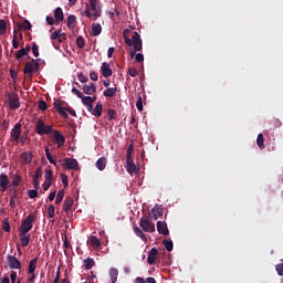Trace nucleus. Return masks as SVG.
<instances>
[{"instance_id": "nucleus-1", "label": "nucleus", "mask_w": 283, "mask_h": 283, "mask_svg": "<svg viewBox=\"0 0 283 283\" xmlns=\"http://www.w3.org/2000/svg\"><path fill=\"white\" fill-rule=\"evenodd\" d=\"M129 34H132V30L125 29L123 31L126 45H128V48H134L130 51V57L134 59L137 52L143 51V40L140 39V34L137 31L133 32L132 39L129 38Z\"/></svg>"}, {"instance_id": "nucleus-2", "label": "nucleus", "mask_w": 283, "mask_h": 283, "mask_svg": "<svg viewBox=\"0 0 283 283\" xmlns=\"http://www.w3.org/2000/svg\"><path fill=\"white\" fill-rule=\"evenodd\" d=\"M82 14L91 19V21L101 19L103 15V4L101 0H88V2L85 3V9L82 11Z\"/></svg>"}, {"instance_id": "nucleus-3", "label": "nucleus", "mask_w": 283, "mask_h": 283, "mask_svg": "<svg viewBox=\"0 0 283 283\" xmlns=\"http://www.w3.org/2000/svg\"><path fill=\"white\" fill-rule=\"evenodd\" d=\"M36 220V213L32 212L28 217H25L20 226L19 231L21 233H30L32 231V227H34V222Z\"/></svg>"}, {"instance_id": "nucleus-4", "label": "nucleus", "mask_w": 283, "mask_h": 283, "mask_svg": "<svg viewBox=\"0 0 283 283\" xmlns=\"http://www.w3.org/2000/svg\"><path fill=\"white\" fill-rule=\"evenodd\" d=\"M54 132L51 125H45V122H43V118H39L35 123V133H38L39 136H50V134Z\"/></svg>"}, {"instance_id": "nucleus-5", "label": "nucleus", "mask_w": 283, "mask_h": 283, "mask_svg": "<svg viewBox=\"0 0 283 283\" xmlns=\"http://www.w3.org/2000/svg\"><path fill=\"white\" fill-rule=\"evenodd\" d=\"M72 94H75V96H77V98H81L83 105H85V107H87V109H92V107L94 106V99L91 96H85L83 94V92L78 91L76 87H72Z\"/></svg>"}, {"instance_id": "nucleus-6", "label": "nucleus", "mask_w": 283, "mask_h": 283, "mask_svg": "<svg viewBox=\"0 0 283 283\" xmlns=\"http://www.w3.org/2000/svg\"><path fill=\"white\" fill-rule=\"evenodd\" d=\"M139 227L146 233H154V231H156V226L154 224V222L149 221L147 218H142L140 219Z\"/></svg>"}, {"instance_id": "nucleus-7", "label": "nucleus", "mask_w": 283, "mask_h": 283, "mask_svg": "<svg viewBox=\"0 0 283 283\" xmlns=\"http://www.w3.org/2000/svg\"><path fill=\"white\" fill-rule=\"evenodd\" d=\"M8 103L11 109H19V107H21V103L19 102V94H8Z\"/></svg>"}, {"instance_id": "nucleus-8", "label": "nucleus", "mask_w": 283, "mask_h": 283, "mask_svg": "<svg viewBox=\"0 0 283 283\" xmlns=\"http://www.w3.org/2000/svg\"><path fill=\"white\" fill-rule=\"evenodd\" d=\"M10 136L13 143H19V140H21V123H17L13 126V128L11 129Z\"/></svg>"}, {"instance_id": "nucleus-9", "label": "nucleus", "mask_w": 283, "mask_h": 283, "mask_svg": "<svg viewBox=\"0 0 283 283\" xmlns=\"http://www.w3.org/2000/svg\"><path fill=\"white\" fill-rule=\"evenodd\" d=\"M10 187V177L6 174L0 175V191L6 193V190Z\"/></svg>"}, {"instance_id": "nucleus-10", "label": "nucleus", "mask_w": 283, "mask_h": 283, "mask_svg": "<svg viewBox=\"0 0 283 283\" xmlns=\"http://www.w3.org/2000/svg\"><path fill=\"white\" fill-rule=\"evenodd\" d=\"M53 138H54L55 145H57L59 148L65 145V136L61 134L59 130L53 132Z\"/></svg>"}, {"instance_id": "nucleus-11", "label": "nucleus", "mask_w": 283, "mask_h": 283, "mask_svg": "<svg viewBox=\"0 0 283 283\" xmlns=\"http://www.w3.org/2000/svg\"><path fill=\"white\" fill-rule=\"evenodd\" d=\"M63 105H65V102H54V107L57 113L61 114L63 118H70V115H67V108L63 107Z\"/></svg>"}, {"instance_id": "nucleus-12", "label": "nucleus", "mask_w": 283, "mask_h": 283, "mask_svg": "<svg viewBox=\"0 0 283 283\" xmlns=\"http://www.w3.org/2000/svg\"><path fill=\"white\" fill-rule=\"evenodd\" d=\"M93 116H96V118H101L103 116V104L101 102H97L96 106H92V109H88Z\"/></svg>"}, {"instance_id": "nucleus-13", "label": "nucleus", "mask_w": 283, "mask_h": 283, "mask_svg": "<svg viewBox=\"0 0 283 283\" xmlns=\"http://www.w3.org/2000/svg\"><path fill=\"white\" fill-rule=\"evenodd\" d=\"M7 261L11 269H21V261L17 256L8 255Z\"/></svg>"}, {"instance_id": "nucleus-14", "label": "nucleus", "mask_w": 283, "mask_h": 283, "mask_svg": "<svg viewBox=\"0 0 283 283\" xmlns=\"http://www.w3.org/2000/svg\"><path fill=\"white\" fill-rule=\"evenodd\" d=\"M64 165L66 167V169H78V161L74 158H66L64 159Z\"/></svg>"}, {"instance_id": "nucleus-15", "label": "nucleus", "mask_w": 283, "mask_h": 283, "mask_svg": "<svg viewBox=\"0 0 283 283\" xmlns=\"http://www.w3.org/2000/svg\"><path fill=\"white\" fill-rule=\"evenodd\" d=\"M102 75L104 76V78H108V76H112L113 72H112V65L107 62H104L102 64Z\"/></svg>"}, {"instance_id": "nucleus-16", "label": "nucleus", "mask_w": 283, "mask_h": 283, "mask_svg": "<svg viewBox=\"0 0 283 283\" xmlns=\"http://www.w3.org/2000/svg\"><path fill=\"white\" fill-rule=\"evenodd\" d=\"M157 231L160 235H169V228H167V223L163 221L157 222Z\"/></svg>"}, {"instance_id": "nucleus-17", "label": "nucleus", "mask_w": 283, "mask_h": 283, "mask_svg": "<svg viewBox=\"0 0 283 283\" xmlns=\"http://www.w3.org/2000/svg\"><path fill=\"white\" fill-rule=\"evenodd\" d=\"M20 158H21L22 165H30V163H32V158H33L32 151L22 153L20 155Z\"/></svg>"}, {"instance_id": "nucleus-18", "label": "nucleus", "mask_w": 283, "mask_h": 283, "mask_svg": "<svg viewBox=\"0 0 283 283\" xmlns=\"http://www.w3.org/2000/svg\"><path fill=\"white\" fill-rule=\"evenodd\" d=\"M83 92L84 94H86L87 96H92V94H96V84L91 83V84H85L83 86Z\"/></svg>"}, {"instance_id": "nucleus-19", "label": "nucleus", "mask_w": 283, "mask_h": 283, "mask_svg": "<svg viewBox=\"0 0 283 283\" xmlns=\"http://www.w3.org/2000/svg\"><path fill=\"white\" fill-rule=\"evenodd\" d=\"M19 238L21 247H28V244H30L31 237L28 234V232H19Z\"/></svg>"}, {"instance_id": "nucleus-20", "label": "nucleus", "mask_w": 283, "mask_h": 283, "mask_svg": "<svg viewBox=\"0 0 283 283\" xmlns=\"http://www.w3.org/2000/svg\"><path fill=\"white\" fill-rule=\"evenodd\" d=\"M64 15H63V9L61 7H57L55 10H54V20H55V23L59 25V23H62L63 21Z\"/></svg>"}, {"instance_id": "nucleus-21", "label": "nucleus", "mask_w": 283, "mask_h": 283, "mask_svg": "<svg viewBox=\"0 0 283 283\" xmlns=\"http://www.w3.org/2000/svg\"><path fill=\"white\" fill-rule=\"evenodd\" d=\"M118 92L117 87H107L104 92H103V96H105V98H114V96H116V93Z\"/></svg>"}, {"instance_id": "nucleus-22", "label": "nucleus", "mask_w": 283, "mask_h": 283, "mask_svg": "<svg viewBox=\"0 0 283 283\" xmlns=\"http://www.w3.org/2000/svg\"><path fill=\"white\" fill-rule=\"evenodd\" d=\"M156 255H158V249L151 248L150 251L148 252V264H154V262H156Z\"/></svg>"}, {"instance_id": "nucleus-23", "label": "nucleus", "mask_w": 283, "mask_h": 283, "mask_svg": "<svg viewBox=\"0 0 283 283\" xmlns=\"http://www.w3.org/2000/svg\"><path fill=\"white\" fill-rule=\"evenodd\" d=\"M101 32H103V27L101 25V23H93L91 31L92 36H98L101 35Z\"/></svg>"}, {"instance_id": "nucleus-24", "label": "nucleus", "mask_w": 283, "mask_h": 283, "mask_svg": "<svg viewBox=\"0 0 283 283\" xmlns=\"http://www.w3.org/2000/svg\"><path fill=\"white\" fill-rule=\"evenodd\" d=\"M95 165L99 171H105V167H107V158L105 157L98 158Z\"/></svg>"}, {"instance_id": "nucleus-25", "label": "nucleus", "mask_w": 283, "mask_h": 283, "mask_svg": "<svg viewBox=\"0 0 283 283\" xmlns=\"http://www.w3.org/2000/svg\"><path fill=\"white\" fill-rule=\"evenodd\" d=\"M72 207H74V199H72V197H66L64 200L63 211L67 213Z\"/></svg>"}, {"instance_id": "nucleus-26", "label": "nucleus", "mask_w": 283, "mask_h": 283, "mask_svg": "<svg viewBox=\"0 0 283 283\" xmlns=\"http://www.w3.org/2000/svg\"><path fill=\"white\" fill-rule=\"evenodd\" d=\"M36 264H39V256L29 262L28 273H30V275H34V271H36Z\"/></svg>"}, {"instance_id": "nucleus-27", "label": "nucleus", "mask_w": 283, "mask_h": 283, "mask_svg": "<svg viewBox=\"0 0 283 283\" xmlns=\"http://www.w3.org/2000/svg\"><path fill=\"white\" fill-rule=\"evenodd\" d=\"M126 171H128V174H134V171H136V164H134V159L126 158Z\"/></svg>"}, {"instance_id": "nucleus-28", "label": "nucleus", "mask_w": 283, "mask_h": 283, "mask_svg": "<svg viewBox=\"0 0 283 283\" xmlns=\"http://www.w3.org/2000/svg\"><path fill=\"white\" fill-rule=\"evenodd\" d=\"M66 25L69 30H74V28H76V15L74 14L69 15Z\"/></svg>"}, {"instance_id": "nucleus-29", "label": "nucleus", "mask_w": 283, "mask_h": 283, "mask_svg": "<svg viewBox=\"0 0 283 283\" xmlns=\"http://www.w3.org/2000/svg\"><path fill=\"white\" fill-rule=\"evenodd\" d=\"M22 180H23V177H21V175H19V174H14L11 176V185L13 187H19V185H21Z\"/></svg>"}, {"instance_id": "nucleus-30", "label": "nucleus", "mask_w": 283, "mask_h": 283, "mask_svg": "<svg viewBox=\"0 0 283 283\" xmlns=\"http://www.w3.org/2000/svg\"><path fill=\"white\" fill-rule=\"evenodd\" d=\"M17 200H19V192L17 189H13V192L11 193V198H10V203H9L12 209L17 207Z\"/></svg>"}, {"instance_id": "nucleus-31", "label": "nucleus", "mask_w": 283, "mask_h": 283, "mask_svg": "<svg viewBox=\"0 0 283 283\" xmlns=\"http://www.w3.org/2000/svg\"><path fill=\"white\" fill-rule=\"evenodd\" d=\"M151 211H153L154 220H158V218L163 216V208L158 205H156Z\"/></svg>"}, {"instance_id": "nucleus-32", "label": "nucleus", "mask_w": 283, "mask_h": 283, "mask_svg": "<svg viewBox=\"0 0 283 283\" xmlns=\"http://www.w3.org/2000/svg\"><path fill=\"white\" fill-rule=\"evenodd\" d=\"M94 264H96V262L92 258H87L83 261V266L85 271H90V269H92Z\"/></svg>"}, {"instance_id": "nucleus-33", "label": "nucleus", "mask_w": 283, "mask_h": 283, "mask_svg": "<svg viewBox=\"0 0 283 283\" xmlns=\"http://www.w3.org/2000/svg\"><path fill=\"white\" fill-rule=\"evenodd\" d=\"M34 73V64L32 62H27L24 65L23 74H33Z\"/></svg>"}, {"instance_id": "nucleus-34", "label": "nucleus", "mask_w": 283, "mask_h": 283, "mask_svg": "<svg viewBox=\"0 0 283 283\" xmlns=\"http://www.w3.org/2000/svg\"><path fill=\"white\" fill-rule=\"evenodd\" d=\"M109 277L112 283H116L118 281V270L117 269H111L109 271Z\"/></svg>"}, {"instance_id": "nucleus-35", "label": "nucleus", "mask_w": 283, "mask_h": 283, "mask_svg": "<svg viewBox=\"0 0 283 283\" xmlns=\"http://www.w3.org/2000/svg\"><path fill=\"white\" fill-rule=\"evenodd\" d=\"M44 150H45V156H46V159L49 160V163H51V165H54L55 167H57L56 160H54V158L52 157V153L50 151V148L45 147Z\"/></svg>"}, {"instance_id": "nucleus-36", "label": "nucleus", "mask_w": 283, "mask_h": 283, "mask_svg": "<svg viewBox=\"0 0 283 283\" xmlns=\"http://www.w3.org/2000/svg\"><path fill=\"white\" fill-rule=\"evenodd\" d=\"M90 244L93 249H98L101 247V240L96 237H91Z\"/></svg>"}, {"instance_id": "nucleus-37", "label": "nucleus", "mask_w": 283, "mask_h": 283, "mask_svg": "<svg viewBox=\"0 0 283 283\" xmlns=\"http://www.w3.org/2000/svg\"><path fill=\"white\" fill-rule=\"evenodd\" d=\"M256 145H258V147L261 148V149H264V147H266V146L264 145V135H263L262 133H260V134L258 135Z\"/></svg>"}, {"instance_id": "nucleus-38", "label": "nucleus", "mask_w": 283, "mask_h": 283, "mask_svg": "<svg viewBox=\"0 0 283 283\" xmlns=\"http://www.w3.org/2000/svg\"><path fill=\"white\" fill-rule=\"evenodd\" d=\"M134 233L137 235V238H142L144 242H147V237L145 233L140 230L138 227H134Z\"/></svg>"}, {"instance_id": "nucleus-39", "label": "nucleus", "mask_w": 283, "mask_h": 283, "mask_svg": "<svg viewBox=\"0 0 283 283\" xmlns=\"http://www.w3.org/2000/svg\"><path fill=\"white\" fill-rule=\"evenodd\" d=\"M19 31L20 30H32V24L30 23V21L24 20L23 23L18 24Z\"/></svg>"}, {"instance_id": "nucleus-40", "label": "nucleus", "mask_w": 283, "mask_h": 283, "mask_svg": "<svg viewBox=\"0 0 283 283\" xmlns=\"http://www.w3.org/2000/svg\"><path fill=\"white\" fill-rule=\"evenodd\" d=\"M17 34H19V31H17V29H14L13 31V40H12V45L14 50H19V40L17 38Z\"/></svg>"}, {"instance_id": "nucleus-41", "label": "nucleus", "mask_w": 283, "mask_h": 283, "mask_svg": "<svg viewBox=\"0 0 283 283\" xmlns=\"http://www.w3.org/2000/svg\"><path fill=\"white\" fill-rule=\"evenodd\" d=\"M163 244L165 245L166 251H174V241L164 240Z\"/></svg>"}, {"instance_id": "nucleus-42", "label": "nucleus", "mask_w": 283, "mask_h": 283, "mask_svg": "<svg viewBox=\"0 0 283 283\" xmlns=\"http://www.w3.org/2000/svg\"><path fill=\"white\" fill-rule=\"evenodd\" d=\"M8 30V23L6 22V20H0V34L1 36H3V34H6Z\"/></svg>"}, {"instance_id": "nucleus-43", "label": "nucleus", "mask_w": 283, "mask_h": 283, "mask_svg": "<svg viewBox=\"0 0 283 283\" xmlns=\"http://www.w3.org/2000/svg\"><path fill=\"white\" fill-rule=\"evenodd\" d=\"M63 198H65V191L59 190L55 199L56 205H61V202H63Z\"/></svg>"}, {"instance_id": "nucleus-44", "label": "nucleus", "mask_w": 283, "mask_h": 283, "mask_svg": "<svg viewBox=\"0 0 283 283\" xmlns=\"http://www.w3.org/2000/svg\"><path fill=\"white\" fill-rule=\"evenodd\" d=\"M107 14L112 21H116V17H120V11L114 9L113 11H108Z\"/></svg>"}, {"instance_id": "nucleus-45", "label": "nucleus", "mask_w": 283, "mask_h": 283, "mask_svg": "<svg viewBox=\"0 0 283 283\" xmlns=\"http://www.w3.org/2000/svg\"><path fill=\"white\" fill-rule=\"evenodd\" d=\"M2 229H3V231H6L7 233H10L11 227H10V221H8V219H3V220H2Z\"/></svg>"}, {"instance_id": "nucleus-46", "label": "nucleus", "mask_w": 283, "mask_h": 283, "mask_svg": "<svg viewBox=\"0 0 283 283\" xmlns=\"http://www.w3.org/2000/svg\"><path fill=\"white\" fill-rule=\"evenodd\" d=\"M23 56H28V55L25 54V51H22V49H20L19 51H17V53H15V59H17V61H19L20 63H22L23 60H21V59H23Z\"/></svg>"}, {"instance_id": "nucleus-47", "label": "nucleus", "mask_w": 283, "mask_h": 283, "mask_svg": "<svg viewBox=\"0 0 283 283\" xmlns=\"http://www.w3.org/2000/svg\"><path fill=\"white\" fill-rule=\"evenodd\" d=\"M42 176H43V168L38 167L34 172L33 180H39L40 178H42Z\"/></svg>"}, {"instance_id": "nucleus-48", "label": "nucleus", "mask_w": 283, "mask_h": 283, "mask_svg": "<svg viewBox=\"0 0 283 283\" xmlns=\"http://www.w3.org/2000/svg\"><path fill=\"white\" fill-rule=\"evenodd\" d=\"M76 45L77 48H80L81 50H83L85 48V40L83 39V36H78L76 39Z\"/></svg>"}, {"instance_id": "nucleus-49", "label": "nucleus", "mask_w": 283, "mask_h": 283, "mask_svg": "<svg viewBox=\"0 0 283 283\" xmlns=\"http://www.w3.org/2000/svg\"><path fill=\"white\" fill-rule=\"evenodd\" d=\"M136 107L138 112H143V97L140 95H138V98L136 101Z\"/></svg>"}, {"instance_id": "nucleus-50", "label": "nucleus", "mask_w": 283, "mask_h": 283, "mask_svg": "<svg viewBox=\"0 0 283 283\" xmlns=\"http://www.w3.org/2000/svg\"><path fill=\"white\" fill-rule=\"evenodd\" d=\"M39 109H41V112H45L48 109V103H45V101L41 99L38 104Z\"/></svg>"}, {"instance_id": "nucleus-51", "label": "nucleus", "mask_w": 283, "mask_h": 283, "mask_svg": "<svg viewBox=\"0 0 283 283\" xmlns=\"http://www.w3.org/2000/svg\"><path fill=\"white\" fill-rule=\"evenodd\" d=\"M61 32H63V30H57V31H54L52 34H51V41H59V35L61 34Z\"/></svg>"}, {"instance_id": "nucleus-52", "label": "nucleus", "mask_w": 283, "mask_h": 283, "mask_svg": "<svg viewBox=\"0 0 283 283\" xmlns=\"http://www.w3.org/2000/svg\"><path fill=\"white\" fill-rule=\"evenodd\" d=\"M107 116L108 120H116V112L114 109H108Z\"/></svg>"}, {"instance_id": "nucleus-53", "label": "nucleus", "mask_w": 283, "mask_h": 283, "mask_svg": "<svg viewBox=\"0 0 283 283\" xmlns=\"http://www.w3.org/2000/svg\"><path fill=\"white\" fill-rule=\"evenodd\" d=\"M52 176H53L52 169H46L44 175L45 180L52 182Z\"/></svg>"}, {"instance_id": "nucleus-54", "label": "nucleus", "mask_w": 283, "mask_h": 283, "mask_svg": "<svg viewBox=\"0 0 283 283\" xmlns=\"http://www.w3.org/2000/svg\"><path fill=\"white\" fill-rule=\"evenodd\" d=\"M28 196H29V198H31V200H32V199H34V198H36V197L39 196V190H36V189L34 188L33 190H30V191L28 192Z\"/></svg>"}, {"instance_id": "nucleus-55", "label": "nucleus", "mask_w": 283, "mask_h": 283, "mask_svg": "<svg viewBox=\"0 0 283 283\" xmlns=\"http://www.w3.org/2000/svg\"><path fill=\"white\" fill-rule=\"evenodd\" d=\"M135 61L136 63H143V61H145V55H143V53H137L135 55Z\"/></svg>"}, {"instance_id": "nucleus-56", "label": "nucleus", "mask_w": 283, "mask_h": 283, "mask_svg": "<svg viewBox=\"0 0 283 283\" xmlns=\"http://www.w3.org/2000/svg\"><path fill=\"white\" fill-rule=\"evenodd\" d=\"M77 78L81 83H87V81H90V78L87 76H84L83 73H78Z\"/></svg>"}, {"instance_id": "nucleus-57", "label": "nucleus", "mask_w": 283, "mask_h": 283, "mask_svg": "<svg viewBox=\"0 0 283 283\" xmlns=\"http://www.w3.org/2000/svg\"><path fill=\"white\" fill-rule=\"evenodd\" d=\"M54 211H55L54 206L53 205L49 206L48 208L49 218H54Z\"/></svg>"}, {"instance_id": "nucleus-58", "label": "nucleus", "mask_w": 283, "mask_h": 283, "mask_svg": "<svg viewBox=\"0 0 283 283\" xmlns=\"http://www.w3.org/2000/svg\"><path fill=\"white\" fill-rule=\"evenodd\" d=\"M132 154H134V145L130 144L127 148L126 158H132Z\"/></svg>"}, {"instance_id": "nucleus-59", "label": "nucleus", "mask_w": 283, "mask_h": 283, "mask_svg": "<svg viewBox=\"0 0 283 283\" xmlns=\"http://www.w3.org/2000/svg\"><path fill=\"white\" fill-rule=\"evenodd\" d=\"M275 270H276V273L282 276L283 275V263L276 264Z\"/></svg>"}, {"instance_id": "nucleus-60", "label": "nucleus", "mask_w": 283, "mask_h": 283, "mask_svg": "<svg viewBox=\"0 0 283 283\" xmlns=\"http://www.w3.org/2000/svg\"><path fill=\"white\" fill-rule=\"evenodd\" d=\"M45 21H46L48 25H54V21H56V20H54V17H52V15H46Z\"/></svg>"}, {"instance_id": "nucleus-61", "label": "nucleus", "mask_w": 283, "mask_h": 283, "mask_svg": "<svg viewBox=\"0 0 283 283\" xmlns=\"http://www.w3.org/2000/svg\"><path fill=\"white\" fill-rule=\"evenodd\" d=\"M128 74H129V76H132L134 78V77L138 76V71L136 69L132 67L128 70Z\"/></svg>"}, {"instance_id": "nucleus-62", "label": "nucleus", "mask_w": 283, "mask_h": 283, "mask_svg": "<svg viewBox=\"0 0 283 283\" xmlns=\"http://www.w3.org/2000/svg\"><path fill=\"white\" fill-rule=\"evenodd\" d=\"M32 52H33V56H39V45L36 43H34L32 45Z\"/></svg>"}, {"instance_id": "nucleus-63", "label": "nucleus", "mask_w": 283, "mask_h": 283, "mask_svg": "<svg viewBox=\"0 0 283 283\" xmlns=\"http://www.w3.org/2000/svg\"><path fill=\"white\" fill-rule=\"evenodd\" d=\"M90 78L91 81H98V73H96V71H92L90 73Z\"/></svg>"}, {"instance_id": "nucleus-64", "label": "nucleus", "mask_w": 283, "mask_h": 283, "mask_svg": "<svg viewBox=\"0 0 283 283\" xmlns=\"http://www.w3.org/2000/svg\"><path fill=\"white\" fill-rule=\"evenodd\" d=\"M272 124L274 127H282V122L279 118H273Z\"/></svg>"}]
</instances>
